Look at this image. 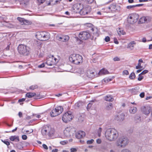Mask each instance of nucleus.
<instances>
[{
  "mask_svg": "<svg viewBox=\"0 0 152 152\" xmlns=\"http://www.w3.org/2000/svg\"><path fill=\"white\" fill-rule=\"evenodd\" d=\"M105 136L107 140L110 142L115 141L118 137V131L115 129L109 128L106 130Z\"/></svg>",
  "mask_w": 152,
  "mask_h": 152,
  "instance_id": "1",
  "label": "nucleus"
},
{
  "mask_svg": "<svg viewBox=\"0 0 152 152\" xmlns=\"http://www.w3.org/2000/svg\"><path fill=\"white\" fill-rule=\"evenodd\" d=\"M36 38L41 41H46L50 38V34L46 31H38L35 34Z\"/></svg>",
  "mask_w": 152,
  "mask_h": 152,
  "instance_id": "2",
  "label": "nucleus"
},
{
  "mask_svg": "<svg viewBox=\"0 0 152 152\" xmlns=\"http://www.w3.org/2000/svg\"><path fill=\"white\" fill-rule=\"evenodd\" d=\"M69 61L76 64H78L83 62V58L82 56L75 54L71 55L69 57Z\"/></svg>",
  "mask_w": 152,
  "mask_h": 152,
  "instance_id": "3",
  "label": "nucleus"
},
{
  "mask_svg": "<svg viewBox=\"0 0 152 152\" xmlns=\"http://www.w3.org/2000/svg\"><path fill=\"white\" fill-rule=\"evenodd\" d=\"M129 143L128 138L124 136L119 137L116 142V145L121 148H125Z\"/></svg>",
  "mask_w": 152,
  "mask_h": 152,
  "instance_id": "4",
  "label": "nucleus"
},
{
  "mask_svg": "<svg viewBox=\"0 0 152 152\" xmlns=\"http://www.w3.org/2000/svg\"><path fill=\"white\" fill-rule=\"evenodd\" d=\"M41 133L43 136L51 137L54 133V130L50 126L47 125L44 126L42 128Z\"/></svg>",
  "mask_w": 152,
  "mask_h": 152,
  "instance_id": "5",
  "label": "nucleus"
},
{
  "mask_svg": "<svg viewBox=\"0 0 152 152\" xmlns=\"http://www.w3.org/2000/svg\"><path fill=\"white\" fill-rule=\"evenodd\" d=\"M139 18V15L136 13L130 14L127 18V22L129 24H134L137 22Z\"/></svg>",
  "mask_w": 152,
  "mask_h": 152,
  "instance_id": "6",
  "label": "nucleus"
},
{
  "mask_svg": "<svg viewBox=\"0 0 152 152\" xmlns=\"http://www.w3.org/2000/svg\"><path fill=\"white\" fill-rule=\"evenodd\" d=\"M18 50L21 54L27 55L29 53L28 48L23 45H20L18 47Z\"/></svg>",
  "mask_w": 152,
  "mask_h": 152,
  "instance_id": "7",
  "label": "nucleus"
},
{
  "mask_svg": "<svg viewBox=\"0 0 152 152\" xmlns=\"http://www.w3.org/2000/svg\"><path fill=\"white\" fill-rule=\"evenodd\" d=\"M75 131V129L72 127H66L64 131V137L69 138L71 135H72Z\"/></svg>",
  "mask_w": 152,
  "mask_h": 152,
  "instance_id": "8",
  "label": "nucleus"
},
{
  "mask_svg": "<svg viewBox=\"0 0 152 152\" xmlns=\"http://www.w3.org/2000/svg\"><path fill=\"white\" fill-rule=\"evenodd\" d=\"M73 115L70 111L65 113L63 115L62 120L65 123H67L72 119Z\"/></svg>",
  "mask_w": 152,
  "mask_h": 152,
  "instance_id": "9",
  "label": "nucleus"
},
{
  "mask_svg": "<svg viewBox=\"0 0 152 152\" xmlns=\"http://www.w3.org/2000/svg\"><path fill=\"white\" fill-rule=\"evenodd\" d=\"M86 75L88 77L91 78H93L98 76V75L95 73L94 70L90 69L87 70Z\"/></svg>",
  "mask_w": 152,
  "mask_h": 152,
  "instance_id": "10",
  "label": "nucleus"
},
{
  "mask_svg": "<svg viewBox=\"0 0 152 152\" xmlns=\"http://www.w3.org/2000/svg\"><path fill=\"white\" fill-rule=\"evenodd\" d=\"M90 35L89 33L87 31L80 32L79 35V37L82 40H86L88 39L90 37Z\"/></svg>",
  "mask_w": 152,
  "mask_h": 152,
  "instance_id": "11",
  "label": "nucleus"
},
{
  "mask_svg": "<svg viewBox=\"0 0 152 152\" xmlns=\"http://www.w3.org/2000/svg\"><path fill=\"white\" fill-rule=\"evenodd\" d=\"M83 5L82 4L78 3L75 4L73 6V9L75 10L74 12H81V10L83 8Z\"/></svg>",
  "mask_w": 152,
  "mask_h": 152,
  "instance_id": "12",
  "label": "nucleus"
},
{
  "mask_svg": "<svg viewBox=\"0 0 152 152\" xmlns=\"http://www.w3.org/2000/svg\"><path fill=\"white\" fill-rule=\"evenodd\" d=\"M91 10V8L90 6H87L84 7H83V8L80 12V14L82 15H85L89 12Z\"/></svg>",
  "mask_w": 152,
  "mask_h": 152,
  "instance_id": "13",
  "label": "nucleus"
},
{
  "mask_svg": "<svg viewBox=\"0 0 152 152\" xmlns=\"http://www.w3.org/2000/svg\"><path fill=\"white\" fill-rule=\"evenodd\" d=\"M151 110V108L149 106L143 107H142L141 109L142 112L146 115L149 114L150 113Z\"/></svg>",
  "mask_w": 152,
  "mask_h": 152,
  "instance_id": "14",
  "label": "nucleus"
},
{
  "mask_svg": "<svg viewBox=\"0 0 152 152\" xmlns=\"http://www.w3.org/2000/svg\"><path fill=\"white\" fill-rule=\"evenodd\" d=\"M18 20L20 22V24L22 25H31L32 22L31 21L25 20L24 18L18 17L17 18Z\"/></svg>",
  "mask_w": 152,
  "mask_h": 152,
  "instance_id": "15",
  "label": "nucleus"
},
{
  "mask_svg": "<svg viewBox=\"0 0 152 152\" xmlns=\"http://www.w3.org/2000/svg\"><path fill=\"white\" fill-rule=\"evenodd\" d=\"M56 38L58 40L63 42L67 41L69 39V37L68 35H58Z\"/></svg>",
  "mask_w": 152,
  "mask_h": 152,
  "instance_id": "16",
  "label": "nucleus"
},
{
  "mask_svg": "<svg viewBox=\"0 0 152 152\" xmlns=\"http://www.w3.org/2000/svg\"><path fill=\"white\" fill-rule=\"evenodd\" d=\"M107 11L110 12H115L118 10V7L114 4L110 5L108 7L106 8Z\"/></svg>",
  "mask_w": 152,
  "mask_h": 152,
  "instance_id": "17",
  "label": "nucleus"
},
{
  "mask_svg": "<svg viewBox=\"0 0 152 152\" xmlns=\"http://www.w3.org/2000/svg\"><path fill=\"white\" fill-rule=\"evenodd\" d=\"M86 135L85 133L83 131H79L75 134V137L76 138L80 139L84 137Z\"/></svg>",
  "mask_w": 152,
  "mask_h": 152,
  "instance_id": "18",
  "label": "nucleus"
},
{
  "mask_svg": "<svg viewBox=\"0 0 152 152\" xmlns=\"http://www.w3.org/2000/svg\"><path fill=\"white\" fill-rule=\"evenodd\" d=\"M115 119L119 121H122L124 119V115L123 113H121L115 116Z\"/></svg>",
  "mask_w": 152,
  "mask_h": 152,
  "instance_id": "19",
  "label": "nucleus"
},
{
  "mask_svg": "<svg viewBox=\"0 0 152 152\" xmlns=\"http://www.w3.org/2000/svg\"><path fill=\"white\" fill-rule=\"evenodd\" d=\"M137 111L136 107L132 106L129 107V111L131 114H134Z\"/></svg>",
  "mask_w": 152,
  "mask_h": 152,
  "instance_id": "20",
  "label": "nucleus"
},
{
  "mask_svg": "<svg viewBox=\"0 0 152 152\" xmlns=\"http://www.w3.org/2000/svg\"><path fill=\"white\" fill-rule=\"evenodd\" d=\"M109 73V72L106 69L103 68L101 69L99 72V73L97 74L98 75V76L99 75H104L106 74H108Z\"/></svg>",
  "mask_w": 152,
  "mask_h": 152,
  "instance_id": "21",
  "label": "nucleus"
},
{
  "mask_svg": "<svg viewBox=\"0 0 152 152\" xmlns=\"http://www.w3.org/2000/svg\"><path fill=\"white\" fill-rule=\"evenodd\" d=\"M136 44V43L134 41H132L128 44L127 48L131 50H132L134 49V47Z\"/></svg>",
  "mask_w": 152,
  "mask_h": 152,
  "instance_id": "22",
  "label": "nucleus"
},
{
  "mask_svg": "<svg viewBox=\"0 0 152 152\" xmlns=\"http://www.w3.org/2000/svg\"><path fill=\"white\" fill-rule=\"evenodd\" d=\"M52 60V59L49 56L47 59L46 63L49 66H52L54 65V64H53V62Z\"/></svg>",
  "mask_w": 152,
  "mask_h": 152,
  "instance_id": "23",
  "label": "nucleus"
},
{
  "mask_svg": "<svg viewBox=\"0 0 152 152\" xmlns=\"http://www.w3.org/2000/svg\"><path fill=\"white\" fill-rule=\"evenodd\" d=\"M56 110V111L57 113H58V114L59 115L63 111V109L62 107L61 106H59L56 107L55 109Z\"/></svg>",
  "mask_w": 152,
  "mask_h": 152,
  "instance_id": "24",
  "label": "nucleus"
},
{
  "mask_svg": "<svg viewBox=\"0 0 152 152\" xmlns=\"http://www.w3.org/2000/svg\"><path fill=\"white\" fill-rule=\"evenodd\" d=\"M49 56L52 59V60L53 62V64H56L58 61L59 59H57L56 58L54 57L53 55H50Z\"/></svg>",
  "mask_w": 152,
  "mask_h": 152,
  "instance_id": "25",
  "label": "nucleus"
},
{
  "mask_svg": "<svg viewBox=\"0 0 152 152\" xmlns=\"http://www.w3.org/2000/svg\"><path fill=\"white\" fill-rule=\"evenodd\" d=\"M59 115L58 113L56 112V110L53 109L50 112V115L51 117H55Z\"/></svg>",
  "mask_w": 152,
  "mask_h": 152,
  "instance_id": "26",
  "label": "nucleus"
},
{
  "mask_svg": "<svg viewBox=\"0 0 152 152\" xmlns=\"http://www.w3.org/2000/svg\"><path fill=\"white\" fill-rule=\"evenodd\" d=\"M10 139L12 141H14L15 140L17 142L19 141V137L16 136H11L10 137Z\"/></svg>",
  "mask_w": 152,
  "mask_h": 152,
  "instance_id": "27",
  "label": "nucleus"
},
{
  "mask_svg": "<svg viewBox=\"0 0 152 152\" xmlns=\"http://www.w3.org/2000/svg\"><path fill=\"white\" fill-rule=\"evenodd\" d=\"M105 99L107 101L109 102H112L113 100V99L112 97V96L110 95H107L105 97Z\"/></svg>",
  "mask_w": 152,
  "mask_h": 152,
  "instance_id": "28",
  "label": "nucleus"
},
{
  "mask_svg": "<svg viewBox=\"0 0 152 152\" xmlns=\"http://www.w3.org/2000/svg\"><path fill=\"white\" fill-rule=\"evenodd\" d=\"M36 94L35 93H28L26 94V96L28 98H31L36 95Z\"/></svg>",
  "mask_w": 152,
  "mask_h": 152,
  "instance_id": "29",
  "label": "nucleus"
},
{
  "mask_svg": "<svg viewBox=\"0 0 152 152\" xmlns=\"http://www.w3.org/2000/svg\"><path fill=\"white\" fill-rule=\"evenodd\" d=\"M112 78H109L106 77L104 79L102 80V83H107L109 82L110 81H111L112 80Z\"/></svg>",
  "mask_w": 152,
  "mask_h": 152,
  "instance_id": "30",
  "label": "nucleus"
},
{
  "mask_svg": "<svg viewBox=\"0 0 152 152\" xmlns=\"http://www.w3.org/2000/svg\"><path fill=\"white\" fill-rule=\"evenodd\" d=\"M117 32L118 34L120 35L121 34L124 35L125 34V32L122 28H118V29L117 30Z\"/></svg>",
  "mask_w": 152,
  "mask_h": 152,
  "instance_id": "31",
  "label": "nucleus"
},
{
  "mask_svg": "<svg viewBox=\"0 0 152 152\" xmlns=\"http://www.w3.org/2000/svg\"><path fill=\"white\" fill-rule=\"evenodd\" d=\"M139 21L141 23H144L147 22V19L146 17H142L140 19Z\"/></svg>",
  "mask_w": 152,
  "mask_h": 152,
  "instance_id": "32",
  "label": "nucleus"
},
{
  "mask_svg": "<svg viewBox=\"0 0 152 152\" xmlns=\"http://www.w3.org/2000/svg\"><path fill=\"white\" fill-rule=\"evenodd\" d=\"M34 44L37 46L38 47V48H40L41 47V43L40 41L35 40L34 41Z\"/></svg>",
  "mask_w": 152,
  "mask_h": 152,
  "instance_id": "33",
  "label": "nucleus"
},
{
  "mask_svg": "<svg viewBox=\"0 0 152 152\" xmlns=\"http://www.w3.org/2000/svg\"><path fill=\"white\" fill-rule=\"evenodd\" d=\"M113 107V104L110 103L106 107V109L107 110H110Z\"/></svg>",
  "mask_w": 152,
  "mask_h": 152,
  "instance_id": "34",
  "label": "nucleus"
},
{
  "mask_svg": "<svg viewBox=\"0 0 152 152\" xmlns=\"http://www.w3.org/2000/svg\"><path fill=\"white\" fill-rule=\"evenodd\" d=\"M102 131V128L101 127H99L97 130V134L99 137L101 136Z\"/></svg>",
  "mask_w": 152,
  "mask_h": 152,
  "instance_id": "35",
  "label": "nucleus"
},
{
  "mask_svg": "<svg viewBox=\"0 0 152 152\" xmlns=\"http://www.w3.org/2000/svg\"><path fill=\"white\" fill-rule=\"evenodd\" d=\"M135 77V75L134 72L132 73L129 76V77L130 79H134Z\"/></svg>",
  "mask_w": 152,
  "mask_h": 152,
  "instance_id": "36",
  "label": "nucleus"
},
{
  "mask_svg": "<svg viewBox=\"0 0 152 152\" xmlns=\"http://www.w3.org/2000/svg\"><path fill=\"white\" fill-rule=\"evenodd\" d=\"M132 93L133 94H137L138 91L135 89H132L131 90Z\"/></svg>",
  "mask_w": 152,
  "mask_h": 152,
  "instance_id": "37",
  "label": "nucleus"
},
{
  "mask_svg": "<svg viewBox=\"0 0 152 152\" xmlns=\"http://www.w3.org/2000/svg\"><path fill=\"white\" fill-rule=\"evenodd\" d=\"M141 64L140 63H138V65L137 66H136V69H141L142 68V66L141 65Z\"/></svg>",
  "mask_w": 152,
  "mask_h": 152,
  "instance_id": "38",
  "label": "nucleus"
},
{
  "mask_svg": "<svg viewBox=\"0 0 152 152\" xmlns=\"http://www.w3.org/2000/svg\"><path fill=\"white\" fill-rule=\"evenodd\" d=\"M37 88V86L36 85L32 86H30L29 87V88L31 90H34V89H36Z\"/></svg>",
  "mask_w": 152,
  "mask_h": 152,
  "instance_id": "39",
  "label": "nucleus"
},
{
  "mask_svg": "<svg viewBox=\"0 0 152 152\" xmlns=\"http://www.w3.org/2000/svg\"><path fill=\"white\" fill-rule=\"evenodd\" d=\"M121 152H132L130 150L128 149L125 148L122 149Z\"/></svg>",
  "mask_w": 152,
  "mask_h": 152,
  "instance_id": "40",
  "label": "nucleus"
},
{
  "mask_svg": "<svg viewBox=\"0 0 152 152\" xmlns=\"http://www.w3.org/2000/svg\"><path fill=\"white\" fill-rule=\"evenodd\" d=\"M68 142V141L66 140H64L61 141L60 142V143L62 145H65L67 144Z\"/></svg>",
  "mask_w": 152,
  "mask_h": 152,
  "instance_id": "41",
  "label": "nucleus"
},
{
  "mask_svg": "<svg viewBox=\"0 0 152 152\" xmlns=\"http://www.w3.org/2000/svg\"><path fill=\"white\" fill-rule=\"evenodd\" d=\"M78 72L80 74H83L84 73V71L83 69H80L78 71Z\"/></svg>",
  "mask_w": 152,
  "mask_h": 152,
  "instance_id": "42",
  "label": "nucleus"
},
{
  "mask_svg": "<svg viewBox=\"0 0 152 152\" xmlns=\"http://www.w3.org/2000/svg\"><path fill=\"white\" fill-rule=\"evenodd\" d=\"M113 60L114 61H120V59L119 57L118 56H116L114 58Z\"/></svg>",
  "mask_w": 152,
  "mask_h": 152,
  "instance_id": "43",
  "label": "nucleus"
},
{
  "mask_svg": "<svg viewBox=\"0 0 152 152\" xmlns=\"http://www.w3.org/2000/svg\"><path fill=\"white\" fill-rule=\"evenodd\" d=\"M143 76H142L140 74H139L138 77V80L139 81L141 80L143 78Z\"/></svg>",
  "mask_w": 152,
  "mask_h": 152,
  "instance_id": "44",
  "label": "nucleus"
},
{
  "mask_svg": "<svg viewBox=\"0 0 152 152\" xmlns=\"http://www.w3.org/2000/svg\"><path fill=\"white\" fill-rule=\"evenodd\" d=\"M135 5L128 6L126 7V8L129 9H132L135 7Z\"/></svg>",
  "mask_w": 152,
  "mask_h": 152,
  "instance_id": "45",
  "label": "nucleus"
},
{
  "mask_svg": "<svg viewBox=\"0 0 152 152\" xmlns=\"http://www.w3.org/2000/svg\"><path fill=\"white\" fill-rule=\"evenodd\" d=\"M2 141L3 142L4 144H6L7 145H10V143L8 141L6 140H2Z\"/></svg>",
  "mask_w": 152,
  "mask_h": 152,
  "instance_id": "46",
  "label": "nucleus"
},
{
  "mask_svg": "<svg viewBox=\"0 0 152 152\" xmlns=\"http://www.w3.org/2000/svg\"><path fill=\"white\" fill-rule=\"evenodd\" d=\"M148 72V71L147 70H145L143 71L141 73H140V74L142 75H144L146 73H147Z\"/></svg>",
  "mask_w": 152,
  "mask_h": 152,
  "instance_id": "47",
  "label": "nucleus"
},
{
  "mask_svg": "<svg viewBox=\"0 0 152 152\" xmlns=\"http://www.w3.org/2000/svg\"><path fill=\"white\" fill-rule=\"evenodd\" d=\"M94 141V140L93 139H91L90 140H88L87 142V143L88 144H91L93 143Z\"/></svg>",
  "mask_w": 152,
  "mask_h": 152,
  "instance_id": "48",
  "label": "nucleus"
},
{
  "mask_svg": "<svg viewBox=\"0 0 152 152\" xmlns=\"http://www.w3.org/2000/svg\"><path fill=\"white\" fill-rule=\"evenodd\" d=\"M92 105V104L91 103H89L88 104L87 107V110L89 109L91 107Z\"/></svg>",
  "mask_w": 152,
  "mask_h": 152,
  "instance_id": "49",
  "label": "nucleus"
},
{
  "mask_svg": "<svg viewBox=\"0 0 152 152\" xmlns=\"http://www.w3.org/2000/svg\"><path fill=\"white\" fill-rule=\"evenodd\" d=\"M129 73L127 70H124L123 72V75H128Z\"/></svg>",
  "mask_w": 152,
  "mask_h": 152,
  "instance_id": "50",
  "label": "nucleus"
},
{
  "mask_svg": "<svg viewBox=\"0 0 152 152\" xmlns=\"http://www.w3.org/2000/svg\"><path fill=\"white\" fill-rule=\"evenodd\" d=\"M110 40V38L108 36L106 37L105 38V40L106 42H109Z\"/></svg>",
  "mask_w": 152,
  "mask_h": 152,
  "instance_id": "51",
  "label": "nucleus"
},
{
  "mask_svg": "<svg viewBox=\"0 0 152 152\" xmlns=\"http://www.w3.org/2000/svg\"><path fill=\"white\" fill-rule=\"evenodd\" d=\"M45 64L44 63H42V64L39 65L38 66L39 68H43L45 66Z\"/></svg>",
  "mask_w": 152,
  "mask_h": 152,
  "instance_id": "52",
  "label": "nucleus"
},
{
  "mask_svg": "<svg viewBox=\"0 0 152 152\" xmlns=\"http://www.w3.org/2000/svg\"><path fill=\"white\" fill-rule=\"evenodd\" d=\"M71 152H76L77 151V150L75 148H71L70 149Z\"/></svg>",
  "mask_w": 152,
  "mask_h": 152,
  "instance_id": "53",
  "label": "nucleus"
},
{
  "mask_svg": "<svg viewBox=\"0 0 152 152\" xmlns=\"http://www.w3.org/2000/svg\"><path fill=\"white\" fill-rule=\"evenodd\" d=\"M42 147L45 150H48V147L47 145L45 144H43L42 145Z\"/></svg>",
  "mask_w": 152,
  "mask_h": 152,
  "instance_id": "54",
  "label": "nucleus"
},
{
  "mask_svg": "<svg viewBox=\"0 0 152 152\" xmlns=\"http://www.w3.org/2000/svg\"><path fill=\"white\" fill-rule=\"evenodd\" d=\"M45 0H37L39 4L43 3Z\"/></svg>",
  "mask_w": 152,
  "mask_h": 152,
  "instance_id": "55",
  "label": "nucleus"
},
{
  "mask_svg": "<svg viewBox=\"0 0 152 152\" xmlns=\"http://www.w3.org/2000/svg\"><path fill=\"white\" fill-rule=\"evenodd\" d=\"M22 139L23 140H26L27 139V136L25 135H23L22 136Z\"/></svg>",
  "mask_w": 152,
  "mask_h": 152,
  "instance_id": "56",
  "label": "nucleus"
},
{
  "mask_svg": "<svg viewBox=\"0 0 152 152\" xmlns=\"http://www.w3.org/2000/svg\"><path fill=\"white\" fill-rule=\"evenodd\" d=\"M102 140L101 139H98L96 140V142L97 143L99 144L101 143Z\"/></svg>",
  "mask_w": 152,
  "mask_h": 152,
  "instance_id": "57",
  "label": "nucleus"
},
{
  "mask_svg": "<svg viewBox=\"0 0 152 152\" xmlns=\"http://www.w3.org/2000/svg\"><path fill=\"white\" fill-rule=\"evenodd\" d=\"M145 94L144 92L141 93L140 94V96L141 98H143Z\"/></svg>",
  "mask_w": 152,
  "mask_h": 152,
  "instance_id": "58",
  "label": "nucleus"
},
{
  "mask_svg": "<svg viewBox=\"0 0 152 152\" xmlns=\"http://www.w3.org/2000/svg\"><path fill=\"white\" fill-rule=\"evenodd\" d=\"M114 43L116 44H118V41L117 39L116 38H114Z\"/></svg>",
  "mask_w": 152,
  "mask_h": 152,
  "instance_id": "59",
  "label": "nucleus"
},
{
  "mask_svg": "<svg viewBox=\"0 0 152 152\" xmlns=\"http://www.w3.org/2000/svg\"><path fill=\"white\" fill-rule=\"evenodd\" d=\"M86 0L89 4L92 3V2H93V1H94L93 0Z\"/></svg>",
  "mask_w": 152,
  "mask_h": 152,
  "instance_id": "60",
  "label": "nucleus"
},
{
  "mask_svg": "<svg viewBox=\"0 0 152 152\" xmlns=\"http://www.w3.org/2000/svg\"><path fill=\"white\" fill-rule=\"evenodd\" d=\"M25 99L24 98H22L21 99H20L18 100V102H22L25 101Z\"/></svg>",
  "mask_w": 152,
  "mask_h": 152,
  "instance_id": "61",
  "label": "nucleus"
},
{
  "mask_svg": "<svg viewBox=\"0 0 152 152\" xmlns=\"http://www.w3.org/2000/svg\"><path fill=\"white\" fill-rule=\"evenodd\" d=\"M143 5V4H138L135 5V7H140V6H142Z\"/></svg>",
  "mask_w": 152,
  "mask_h": 152,
  "instance_id": "62",
  "label": "nucleus"
},
{
  "mask_svg": "<svg viewBox=\"0 0 152 152\" xmlns=\"http://www.w3.org/2000/svg\"><path fill=\"white\" fill-rule=\"evenodd\" d=\"M18 115L19 116L20 118H21L22 116V113L21 112H19L18 113Z\"/></svg>",
  "mask_w": 152,
  "mask_h": 152,
  "instance_id": "63",
  "label": "nucleus"
},
{
  "mask_svg": "<svg viewBox=\"0 0 152 152\" xmlns=\"http://www.w3.org/2000/svg\"><path fill=\"white\" fill-rule=\"evenodd\" d=\"M58 151V149H55L53 150L52 151V152H57Z\"/></svg>",
  "mask_w": 152,
  "mask_h": 152,
  "instance_id": "64",
  "label": "nucleus"
}]
</instances>
